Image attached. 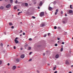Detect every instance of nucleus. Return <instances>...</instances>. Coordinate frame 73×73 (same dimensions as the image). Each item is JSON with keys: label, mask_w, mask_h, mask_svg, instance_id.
<instances>
[{"label": "nucleus", "mask_w": 73, "mask_h": 73, "mask_svg": "<svg viewBox=\"0 0 73 73\" xmlns=\"http://www.w3.org/2000/svg\"><path fill=\"white\" fill-rule=\"evenodd\" d=\"M44 15V12H42L40 13V17H42V16H43Z\"/></svg>", "instance_id": "obj_1"}, {"label": "nucleus", "mask_w": 73, "mask_h": 73, "mask_svg": "<svg viewBox=\"0 0 73 73\" xmlns=\"http://www.w3.org/2000/svg\"><path fill=\"white\" fill-rule=\"evenodd\" d=\"M45 25H46V23H42V24L40 25V26H42V27H44Z\"/></svg>", "instance_id": "obj_2"}, {"label": "nucleus", "mask_w": 73, "mask_h": 73, "mask_svg": "<svg viewBox=\"0 0 73 73\" xmlns=\"http://www.w3.org/2000/svg\"><path fill=\"white\" fill-rule=\"evenodd\" d=\"M10 7L11 5H10V4H9L6 6V7L7 8H10Z\"/></svg>", "instance_id": "obj_3"}, {"label": "nucleus", "mask_w": 73, "mask_h": 73, "mask_svg": "<svg viewBox=\"0 0 73 73\" xmlns=\"http://www.w3.org/2000/svg\"><path fill=\"white\" fill-rule=\"evenodd\" d=\"M16 68V67L15 66H13L12 69L13 70H15V69Z\"/></svg>", "instance_id": "obj_4"}, {"label": "nucleus", "mask_w": 73, "mask_h": 73, "mask_svg": "<svg viewBox=\"0 0 73 73\" xmlns=\"http://www.w3.org/2000/svg\"><path fill=\"white\" fill-rule=\"evenodd\" d=\"M24 57H25V56L24 54H22L21 56V58H24Z\"/></svg>", "instance_id": "obj_5"}, {"label": "nucleus", "mask_w": 73, "mask_h": 73, "mask_svg": "<svg viewBox=\"0 0 73 73\" xmlns=\"http://www.w3.org/2000/svg\"><path fill=\"white\" fill-rule=\"evenodd\" d=\"M58 57H59L58 54H57L56 55L55 57L56 58H58Z\"/></svg>", "instance_id": "obj_6"}, {"label": "nucleus", "mask_w": 73, "mask_h": 73, "mask_svg": "<svg viewBox=\"0 0 73 73\" xmlns=\"http://www.w3.org/2000/svg\"><path fill=\"white\" fill-rule=\"evenodd\" d=\"M15 43L16 44H17L19 42V41L18 40H17L16 39H15Z\"/></svg>", "instance_id": "obj_7"}, {"label": "nucleus", "mask_w": 73, "mask_h": 73, "mask_svg": "<svg viewBox=\"0 0 73 73\" xmlns=\"http://www.w3.org/2000/svg\"><path fill=\"white\" fill-rule=\"evenodd\" d=\"M66 64L67 65H69V62H68V60H66Z\"/></svg>", "instance_id": "obj_8"}, {"label": "nucleus", "mask_w": 73, "mask_h": 73, "mask_svg": "<svg viewBox=\"0 0 73 73\" xmlns=\"http://www.w3.org/2000/svg\"><path fill=\"white\" fill-rule=\"evenodd\" d=\"M42 5V1H41L39 4V6H41Z\"/></svg>", "instance_id": "obj_9"}, {"label": "nucleus", "mask_w": 73, "mask_h": 73, "mask_svg": "<svg viewBox=\"0 0 73 73\" xmlns=\"http://www.w3.org/2000/svg\"><path fill=\"white\" fill-rule=\"evenodd\" d=\"M48 9L49 11H50L51 10H52V8L49 7L48 8Z\"/></svg>", "instance_id": "obj_10"}, {"label": "nucleus", "mask_w": 73, "mask_h": 73, "mask_svg": "<svg viewBox=\"0 0 73 73\" xmlns=\"http://www.w3.org/2000/svg\"><path fill=\"white\" fill-rule=\"evenodd\" d=\"M16 61L19 62V58H17L16 59Z\"/></svg>", "instance_id": "obj_11"}, {"label": "nucleus", "mask_w": 73, "mask_h": 73, "mask_svg": "<svg viewBox=\"0 0 73 73\" xmlns=\"http://www.w3.org/2000/svg\"><path fill=\"white\" fill-rule=\"evenodd\" d=\"M72 12H73V11L71 10H70L69 11V13H72Z\"/></svg>", "instance_id": "obj_12"}, {"label": "nucleus", "mask_w": 73, "mask_h": 73, "mask_svg": "<svg viewBox=\"0 0 73 73\" xmlns=\"http://www.w3.org/2000/svg\"><path fill=\"white\" fill-rule=\"evenodd\" d=\"M56 67H54L53 69V70H56Z\"/></svg>", "instance_id": "obj_13"}, {"label": "nucleus", "mask_w": 73, "mask_h": 73, "mask_svg": "<svg viewBox=\"0 0 73 73\" xmlns=\"http://www.w3.org/2000/svg\"><path fill=\"white\" fill-rule=\"evenodd\" d=\"M25 6L26 7H27V6H28V3H25Z\"/></svg>", "instance_id": "obj_14"}, {"label": "nucleus", "mask_w": 73, "mask_h": 73, "mask_svg": "<svg viewBox=\"0 0 73 73\" xmlns=\"http://www.w3.org/2000/svg\"><path fill=\"white\" fill-rule=\"evenodd\" d=\"M4 8V7H3L2 6H1L0 7V9H3Z\"/></svg>", "instance_id": "obj_15"}, {"label": "nucleus", "mask_w": 73, "mask_h": 73, "mask_svg": "<svg viewBox=\"0 0 73 73\" xmlns=\"http://www.w3.org/2000/svg\"><path fill=\"white\" fill-rule=\"evenodd\" d=\"M9 25H12V23H9Z\"/></svg>", "instance_id": "obj_16"}, {"label": "nucleus", "mask_w": 73, "mask_h": 73, "mask_svg": "<svg viewBox=\"0 0 73 73\" xmlns=\"http://www.w3.org/2000/svg\"><path fill=\"white\" fill-rule=\"evenodd\" d=\"M60 51L61 52H62V51H63V48L62 47L61 49H60Z\"/></svg>", "instance_id": "obj_17"}, {"label": "nucleus", "mask_w": 73, "mask_h": 73, "mask_svg": "<svg viewBox=\"0 0 73 73\" xmlns=\"http://www.w3.org/2000/svg\"><path fill=\"white\" fill-rule=\"evenodd\" d=\"M14 9H17V7H16V6H14Z\"/></svg>", "instance_id": "obj_18"}, {"label": "nucleus", "mask_w": 73, "mask_h": 73, "mask_svg": "<svg viewBox=\"0 0 73 73\" xmlns=\"http://www.w3.org/2000/svg\"><path fill=\"white\" fill-rule=\"evenodd\" d=\"M72 5H70V8H71V9H73V8L72 7Z\"/></svg>", "instance_id": "obj_19"}, {"label": "nucleus", "mask_w": 73, "mask_h": 73, "mask_svg": "<svg viewBox=\"0 0 73 73\" xmlns=\"http://www.w3.org/2000/svg\"><path fill=\"white\" fill-rule=\"evenodd\" d=\"M28 46V44H26L25 45V47H27V46Z\"/></svg>", "instance_id": "obj_20"}, {"label": "nucleus", "mask_w": 73, "mask_h": 73, "mask_svg": "<svg viewBox=\"0 0 73 73\" xmlns=\"http://www.w3.org/2000/svg\"><path fill=\"white\" fill-rule=\"evenodd\" d=\"M29 47V50H31V47Z\"/></svg>", "instance_id": "obj_21"}, {"label": "nucleus", "mask_w": 73, "mask_h": 73, "mask_svg": "<svg viewBox=\"0 0 73 73\" xmlns=\"http://www.w3.org/2000/svg\"><path fill=\"white\" fill-rule=\"evenodd\" d=\"M32 18H33V19H36V17H34V16H32Z\"/></svg>", "instance_id": "obj_22"}, {"label": "nucleus", "mask_w": 73, "mask_h": 73, "mask_svg": "<svg viewBox=\"0 0 73 73\" xmlns=\"http://www.w3.org/2000/svg\"><path fill=\"white\" fill-rule=\"evenodd\" d=\"M10 1L11 3H13V0H10Z\"/></svg>", "instance_id": "obj_23"}, {"label": "nucleus", "mask_w": 73, "mask_h": 73, "mask_svg": "<svg viewBox=\"0 0 73 73\" xmlns=\"http://www.w3.org/2000/svg\"><path fill=\"white\" fill-rule=\"evenodd\" d=\"M29 41H31V40H32V39L31 38H29Z\"/></svg>", "instance_id": "obj_24"}, {"label": "nucleus", "mask_w": 73, "mask_h": 73, "mask_svg": "<svg viewBox=\"0 0 73 73\" xmlns=\"http://www.w3.org/2000/svg\"><path fill=\"white\" fill-rule=\"evenodd\" d=\"M54 28L55 29H57V27H56V26H54Z\"/></svg>", "instance_id": "obj_25"}, {"label": "nucleus", "mask_w": 73, "mask_h": 73, "mask_svg": "<svg viewBox=\"0 0 73 73\" xmlns=\"http://www.w3.org/2000/svg\"><path fill=\"white\" fill-rule=\"evenodd\" d=\"M2 64V61H0V65Z\"/></svg>", "instance_id": "obj_26"}, {"label": "nucleus", "mask_w": 73, "mask_h": 73, "mask_svg": "<svg viewBox=\"0 0 73 73\" xmlns=\"http://www.w3.org/2000/svg\"><path fill=\"white\" fill-rule=\"evenodd\" d=\"M55 46H57V44H55Z\"/></svg>", "instance_id": "obj_27"}, {"label": "nucleus", "mask_w": 73, "mask_h": 73, "mask_svg": "<svg viewBox=\"0 0 73 73\" xmlns=\"http://www.w3.org/2000/svg\"><path fill=\"white\" fill-rule=\"evenodd\" d=\"M62 23H63V24H65V21H62Z\"/></svg>", "instance_id": "obj_28"}, {"label": "nucleus", "mask_w": 73, "mask_h": 73, "mask_svg": "<svg viewBox=\"0 0 73 73\" xmlns=\"http://www.w3.org/2000/svg\"><path fill=\"white\" fill-rule=\"evenodd\" d=\"M61 14H63V11H61Z\"/></svg>", "instance_id": "obj_29"}, {"label": "nucleus", "mask_w": 73, "mask_h": 73, "mask_svg": "<svg viewBox=\"0 0 73 73\" xmlns=\"http://www.w3.org/2000/svg\"><path fill=\"white\" fill-rule=\"evenodd\" d=\"M31 53H32V52H30L29 54V55H31Z\"/></svg>", "instance_id": "obj_30"}, {"label": "nucleus", "mask_w": 73, "mask_h": 73, "mask_svg": "<svg viewBox=\"0 0 73 73\" xmlns=\"http://www.w3.org/2000/svg\"><path fill=\"white\" fill-rule=\"evenodd\" d=\"M46 34L44 35V37H46Z\"/></svg>", "instance_id": "obj_31"}, {"label": "nucleus", "mask_w": 73, "mask_h": 73, "mask_svg": "<svg viewBox=\"0 0 73 73\" xmlns=\"http://www.w3.org/2000/svg\"><path fill=\"white\" fill-rule=\"evenodd\" d=\"M11 28L12 29H13L14 28V27L13 26L11 27Z\"/></svg>", "instance_id": "obj_32"}, {"label": "nucleus", "mask_w": 73, "mask_h": 73, "mask_svg": "<svg viewBox=\"0 0 73 73\" xmlns=\"http://www.w3.org/2000/svg\"><path fill=\"white\" fill-rule=\"evenodd\" d=\"M56 12H58V9L56 10Z\"/></svg>", "instance_id": "obj_33"}, {"label": "nucleus", "mask_w": 73, "mask_h": 73, "mask_svg": "<svg viewBox=\"0 0 73 73\" xmlns=\"http://www.w3.org/2000/svg\"><path fill=\"white\" fill-rule=\"evenodd\" d=\"M32 61V59H30L29 60V61Z\"/></svg>", "instance_id": "obj_34"}, {"label": "nucleus", "mask_w": 73, "mask_h": 73, "mask_svg": "<svg viewBox=\"0 0 73 73\" xmlns=\"http://www.w3.org/2000/svg\"><path fill=\"white\" fill-rule=\"evenodd\" d=\"M3 44H2V43H1V46H3Z\"/></svg>", "instance_id": "obj_35"}, {"label": "nucleus", "mask_w": 73, "mask_h": 73, "mask_svg": "<svg viewBox=\"0 0 73 73\" xmlns=\"http://www.w3.org/2000/svg\"><path fill=\"white\" fill-rule=\"evenodd\" d=\"M56 14H57V12H55V15H56Z\"/></svg>", "instance_id": "obj_36"}, {"label": "nucleus", "mask_w": 73, "mask_h": 73, "mask_svg": "<svg viewBox=\"0 0 73 73\" xmlns=\"http://www.w3.org/2000/svg\"><path fill=\"white\" fill-rule=\"evenodd\" d=\"M9 65H10V64H9V63H8V64H7L8 66H9Z\"/></svg>", "instance_id": "obj_37"}, {"label": "nucleus", "mask_w": 73, "mask_h": 73, "mask_svg": "<svg viewBox=\"0 0 73 73\" xmlns=\"http://www.w3.org/2000/svg\"><path fill=\"white\" fill-rule=\"evenodd\" d=\"M23 35H25V33H23Z\"/></svg>", "instance_id": "obj_38"}, {"label": "nucleus", "mask_w": 73, "mask_h": 73, "mask_svg": "<svg viewBox=\"0 0 73 73\" xmlns=\"http://www.w3.org/2000/svg\"><path fill=\"white\" fill-rule=\"evenodd\" d=\"M62 44H64V42H62Z\"/></svg>", "instance_id": "obj_39"}, {"label": "nucleus", "mask_w": 73, "mask_h": 73, "mask_svg": "<svg viewBox=\"0 0 73 73\" xmlns=\"http://www.w3.org/2000/svg\"><path fill=\"white\" fill-rule=\"evenodd\" d=\"M15 3H17V1H16L15 2Z\"/></svg>", "instance_id": "obj_40"}, {"label": "nucleus", "mask_w": 73, "mask_h": 73, "mask_svg": "<svg viewBox=\"0 0 73 73\" xmlns=\"http://www.w3.org/2000/svg\"><path fill=\"white\" fill-rule=\"evenodd\" d=\"M57 40H60V38H58Z\"/></svg>", "instance_id": "obj_41"}, {"label": "nucleus", "mask_w": 73, "mask_h": 73, "mask_svg": "<svg viewBox=\"0 0 73 73\" xmlns=\"http://www.w3.org/2000/svg\"><path fill=\"white\" fill-rule=\"evenodd\" d=\"M18 39V38L16 37L15 38V40H17Z\"/></svg>", "instance_id": "obj_42"}, {"label": "nucleus", "mask_w": 73, "mask_h": 73, "mask_svg": "<svg viewBox=\"0 0 73 73\" xmlns=\"http://www.w3.org/2000/svg\"><path fill=\"white\" fill-rule=\"evenodd\" d=\"M57 73V71H56L55 72H54V73Z\"/></svg>", "instance_id": "obj_43"}, {"label": "nucleus", "mask_w": 73, "mask_h": 73, "mask_svg": "<svg viewBox=\"0 0 73 73\" xmlns=\"http://www.w3.org/2000/svg\"><path fill=\"white\" fill-rule=\"evenodd\" d=\"M5 0V1H6L7 2L8 1V0Z\"/></svg>", "instance_id": "obj_44"}, {"label": "nucleus", "mask_w": 73, "mask_h": 73, "mask_svg": "<svg viewBox=\"0 0 73 73\" xmlns=\"http://www.w3.org/2000/svg\"><path fill=\"white\" fill-rule=\"evenodd\" d=\"M14 49H16V47L15 46H14Z\"/></svg>", "instance_id": "obj_45"}, {"label": "nucleus", "mask_w": 73, "mask_h": 73, "mask_svg": "<svg viewBox=\"0 0 73 73\" xmlns=\"http://www.w3.org/2000/svg\"><path fill=\"white\" fill-rule=\"evenodd\" d=\"M17 11H20V9H18L17 10Z\"/></svg>", "instance_id": "obj_46"}, {"label": "nucleus", "mask_w": 73, "mask_h": 73, "mask_svg": "<svg viewBox=\"0 0 73 73\" xmlns=\"http://www.w3.org/2000/svg\"><path fill=\"white\" fill-rule=\"evenodd\" d=\"M34 4H36V2H35V3H34Z\"/></svg>", "instance_id": "obj_47"}, {"label": "nucleus", "mask_w": 73, "mask_h": 73, "mask_svg": "<svg viewBox=\"0 0 73 73\" xmlns=\"http://www.w3.org/2000/svg\"><path fill=\"white\" fill-rule=\"evenodd\" d=\"M19 14H20V13H22V11H21V12H19Z\"/></svg>", "instance_id": "obj_48"}, {"label": "nucleus", "mask_w": 73, "mask_h": 73, "mask_svg": "<svg viewBox=\"0 0 73 73\" xmlns=\"http://www.w3.org/2000/svg\"><path fill=\"white\" fill-rule=\"evenodd\" d=\"M50 35V33H48V36H49V35Z\"/></svg>", "instance_id": "obj_49"}, {"label": "nucleus", "mask_w": 73, "mask_h": 73, "mask_svg": "<svg viewBox=\"0 0 73 73\" xmlns=\"http://www.w3.org/2000/svg\"><path fill=\"white\" fill-rule=\"evenodd\" d=\"M21 50H23V48H21L20 49Z\"/></svg>", "instance_id": "obj_50"}, {"label": "nucleus", "mask_w": 73, "mask_h": 73, "mask_svg": "<svg viewBox=\"0 0 73 73\" xmlns=\"http://www.w3.org/2000/svg\"><path fill=\"white\" fill-rule=\"evenodd\" d=\"M65 16H67V15H66V14H65Z\"/></svg>", "instance_id": "obj_51"}, {"label": "nucleus", "mask_w": 73, "mask_h": 73, "mask_svg": "<svg viewBox=\"0 0 73 73\" xmlns=\"http://www.w3.org/2000/svg\"><path fill=\"white\" fill-rule=\"evenodd\" d=\"M4 33V34H5V35H6V32H5V33Z\"/></svg>", "instance_id": "obj_52"}, {"label": "nucleus", "mask_w": 73, "mask_h": 73, "mask_svg": "<svg viewBox=\"0 0 73 73\" xmlns=\"http://www.w3.org/2000/svg\"><path fill=\"white\" fill-rule=\"evenodd\" d=\"M43 56H44L45 55V53H44L43 54Z\"/></svg>", "instance_id": "obj_53"}, {"label": "nucleus", "mask_w": 73, "mask_h": 73, "mask_svg": "<svg viewBox=\"0 0 73 73\" xmlns=\"http://www.w3.org/2000/svg\"><path fill=\"white\" fill-rule=\"evenodd\" d=\"M69 73H72V72L70 71V72H69Z\"/></svg>", "instance_id": "obj_54"}, {"label": "nucleus", "mask_w": 73, "mask_h": 73, "mask_svg": "<svg viewBox=\"0 0 73 73\" xmlns=\"http://www.w3.org/2000/svg\"><path fill=\"white\" fill-rule=\"evenodd\" d=\"M38 9H40V7H38Z\"/></svg>", "instance_id": "obj_55"}, {"label": "nucleus", "mask_w": 73, "mask_h": 73, "mask_svg": "<svg viewBox=\"0 0 73 73\" xmlns=\"http://www.w3.org/2000/svg\"><path fill=\"white\" fill-rule=\"evenodd\" d=\"M21 32H23V31H22V30H21Z\"/></svg>", "instance_id": "obj_56"}, {"label": "nucleus", "mask_w": 73, "mask_h": 73, "mask_svg": "<svg viewBox=\"0 0 73 73\" xmlns=\"http://www.w3.org/2000/svg\"><path fill=\"white\" fill-rule=\"evenodd\" d=\"M18 15H20V14L19 13H18Z\"/></svg>", "instance_id": "obj_57"}, {"label": "nucleus", "mask_w": 73, "mask_h": 73, "mask_svg": "<svg viewBox=\"0 0 73 73\" xmlns=\"http://www.w3.org/2000/svg\"><path fill=\"white\" fill-rule=\"evenodd\" d=\"M48 66H49V65H50V64H48Z\"/></svg>", "instance_id": "obj_58"}, {"label": "nucleus", "mask_w": 73, "mask_h": 73, "mask_svg": "<svg viewBox=\"0 0 73 73\" xmlns=\"http://www.w3.org/2000/svg\"><path fill=\"white\" fill-rule=\"evenodd\" d=\"M7 46H9V44H8V45H7Z\"/></svg>", "instance_id": "obj_59"}, {"label": "nucleus", "mask_w": 73, "mask_h": 73, "mask_svg": "<svg viewBox=\"0 0 73 73\" xmlns=\"http://www.w3.org/2000/svg\"><path fill=\"white\" fill-rule=\"evenodd\" d=\"M20 36H22V35H20Z\"/></svg>", "instance_id": "obj_60"}, {"label": "nucleus", "mask_w": 73, "mask_h": 73, "mask_svg": "<svg viewBox=\"0 0 73 73\" xmlns=\"http://www.w3.org/2000/svg\"><path fill=\"white\" fill-rule=\"evenodd\" d=\"M18 68H20V67H19V66H18Z\"/></svg>", "instance_id": "obj_61"}, {"label": "nucleus", "mask_w": 73, "mask_h": 73, "mask_svg": "<svg viewBox=\"0 0 73 73\" xmlns=\"http://www.w3.org/2000/svg\"><path fill=\"white\" fill-rule=\"evenodd\" d=\"M2 0H0V1H2Z\"/></svg>", "instance_id": "obj_62"}, {"label": "nucleus", "mask_w": 73, "mask_h": 73, "mask_svg": "<svg viewBox=\"0 0 73 73\" xmlns=\"http://www.w3.org/2000/svg\"><path fill=\"white\" fill-rule=\"evenodd\" d=\"M59 42V41H58V42Z\"/></svg>", "instance_id": "obj_63"}, {"label": "nucleus", "mask_w": 73, "mask_h": 73, "mask_svg": "<svg viewBox=\"0 0 73 73\" xmlns=\"http://www.w3.org/2000/svg\"><path fill=\"white\" fill-rule=\"evenodd\" d=\"M72 38L73 39V37H72Z\"/></svg>", "instance_id": "obj_64"}]
</instances>
